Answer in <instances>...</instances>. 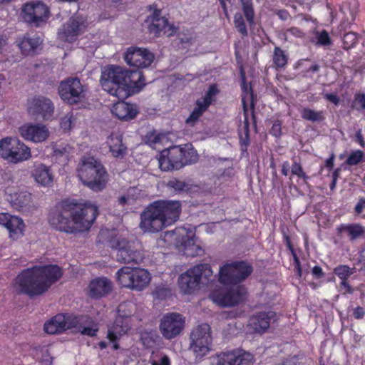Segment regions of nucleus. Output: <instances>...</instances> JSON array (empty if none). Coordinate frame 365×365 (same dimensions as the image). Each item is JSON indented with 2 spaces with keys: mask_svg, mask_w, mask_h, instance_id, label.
Returning a JSON list of instances; mask_svg holds the SVG:
<instances>
[{
  "mask_svg": "<svg viewBox=\"0 0 365 365\" xmlns=\"http://www.w3.org/2000/svg\"><path fill=\"white\" fill-rule=\"evenodd\" d=\"M219 93V90L217 89L215 85H211L208 91L206 92L205 96L202 99L197 100L201 102L206 107H209L213 101V98Z\"/></svg>",
  "mask_w": 365,
  "mask_h": 365,
  "instance_id": "nucleus-43",
  "label": "nucleus"
},
{
  "mask_svg": "<svg viewBox=\"0 0 365 365\" xmlns=\"http://www.w3.org/2000/svg\"><path fill=\"white\" fill-rule=\"evenodd\" d=\"M318 43L323 46H329L331 43V38L327 31H322L317 37Z\"/></svg>",
  "mask_w": 365,
  "mask_h": 365,
  "instance_id": "nucleus-50",
  "label": "nucleus"
},
{
  "mask_svg": "<svg viewBox=\"0 0 365 365\" xmlns=\"http://www.w3.org/2000/svg\"><path fill=\"white\" fill-rule=\"evenodd\" d=\"M252 272V267L246 261L227 263L220 268L219 282L224 285H240Z\"/></svg>",
  "mask_w": 365,
  "mask_h": 365,
  "instance_id": "nucleus-8",
  "label": "nucleus"
},
{
  "mask_svg": "<svg viewBox=\"0 0 365 365\" xmlns=\"http://www.w3.org/2000/svg\"><path fill=\"white\" fill-rule=\"evenodd\" d=\"M167 185L169 188L179 193H190L193 192L195 188H197L196 185L177 178H173L170 180L167 183Z\"/></svg>",
  "mask_w": 365,
  "mask_h": 365,
  "instance_id": "nucleus-35",
  "label": "nucleus"
},
{
  "mask_svg": "<svg viewBox=\"0 0 365 365\" xmlns=\"http://www.w3.org/2000/svg\"><path fill=\"white\" fill-rule=\"evenodd\" d=\"M364 153L363 151L357 150L352 152L346 160V163L349 165H356L359 164L364 158Z\"/></svg>",
  "mask_w": 365,
  "mask_h": 365,
  "instance_id": "nucleus-46",
  "label": "nucleus"
},
{
  "mask_svg": "<svg viewBox=\"0 0 365 365\" xmlns=\"http://www.w3.org/2000/svg\"><path fill=\"white\" fill-rule=\"evenodd\" d=\"M129 329L128 324L120 317H117L115 322L108 326L107 338L113 343V349H118L119 345L116 341Z\"/></svg>",
  "mask_w": 365,
  "mask_h": 365,
  "instance_id": "nucleus-25",
  "label": "nucleus"
},
{
  "mask_svg": "<svg viewBox=\"0 0 365 365\" xmlns=\"http://www.w3.org/2000/svg\"><path fill=\"white\" fill-rule=\"evenodd\" d=\"M116 278L122 287L138 291L145 288L150 281V276L147 270L130 267H123L118 269Z\"/></svg>",
  "mask_w": 365,
  "mask_h": 365,
  "instance_id": "nucleus-9",
  "label": "nucleus"
},
{
  "mask_svg": "<svg viewBox=\"0 0 365 365\" xmlns=\"http://www.w3.org/2000/svg\"><path fill=\"white\" fill-rule=\"evenodd\" d=\"M270 133L272 135L277 137L281 134V125L278 123H274L272 126Z\"/></svg>",
  "mask_w": 365,
  "mask_h": 365,
  "instance_id": "nucleus-57",
  "label": "nucleus"
},
{
  "mask_svg": "<svg viewBox=\"0 0 365 365\" xmlns=\"http://www.w3.org/2000/svg\"><path fill=\"white\" fill-rule=\"evenodd\" d=\"M151 365H170V361L168 356H163L160 361L153 360Z\"/></svg>",
  "mask_w": 365,
  "mask_h": 365,
  "instance_id": "nucleus-53",
  "label": "nucleus"
},
{
  "mask_svg": "<svg viewBox=\"0 0 365 365\" xmlns=\"http://www.w3.org/2000/svg\"><path fill=\"white\" fill-rule=\"evenodd\" d=\"M242 103H243V109L245 116V136H240V143L242 146H245L246 149L247 145L249 144V123L247 120V108L245 102V97L242 98Z\"/></svg>",
  "mask_w": 365,
  "mask_h": 365,
  "instance_id": "nucleus-44",
  "label": "nucleus"
},
{
  "mask_svg": "<svg viewBox=\"0 0 365 365\" xmlns=\"http://www.w3.org/2000/svg\"><path fill=\"white\" fill-rule=\"evenodd\" d=\"M185 318L176 312L168 313L160 323V331L164 338L172 339L178 336L184 329Z\"/></svg>",
  "mask_w": 365,
  "mask_h": 365,
  "instance_id": "nucleus-16",
  "label": "nucleus"
},
{
  "mask_svg": "<svg viewBox=\"0 0 365 365\" xmlns=\"http://www.w3.org/2000/svg\"><path fill=\"white\" fill-rule=\"evenodd\" d=\"M357 35L354 32H349L343 37V47L346 50L352 48L357 42Z\"/></svg>",
  "mask_w": 365,
  "mask_h": 365,
  "instance_id": "nucleus-45",
  "label": "nucleus"
},
{
  "mask_svg": "<svg viewBox=\"0 0 365 365\" xmlns=\"http://www.w3.org/2000/svg\"><path fill=\"white\" fill-rule=\"evenodd\" d=\"M182 148L173 146L161 152L158 159L159 167L163 171L179 170L183 167Z\"/></svg>",
  "mask_w": 365,
  "mask_h": 365,
  "instance_id": "nucleus-21",
  "label": "nucleus"
},
{
  "mask_svg": "<svg viewBox=\"0 0 365 365\" xmlns=\"http://www.w3.org/2000/svg\"><path fill=\"white\" fill-rule=\"evenodd\" d=\"M341 286L345 288V293H352L354 292L353 288L349 284L346 280L341 281Z\"/></svg>",
  "mask_w": 365,
  "mask_h": 365,
  "instance_id": "nucleus-61",
  "label": "nucleus"
},
{
  "mask_svg": "<svg viewBox=\"0 0 365 365\" xmlns=\"http://www.w3.org/2000/svg\"><path fill=\"white\" fill-rule=\"evenodd\" d=\"M253 356L242 350L222 353L218 356L216 365H252Z\"/></svg>",
  "mask_w": 365,
  "mask_h": 365,
  "instance_id": "nucleus-23",
  "label": "nucleus"
},
{
  "mask_svg": "<svg viewBox=\"0 0 365 365\" xmlns=\"http://www.w3.org/2000/svg\"><path fill=\"white\" fill-rule=\"evenodd\" d=\"M98 215V207L93 204L64 201L50 212L48 222L61 232H83L91 228Z\"/></svg>",
  "mask_w": 365,
  "mask_h": 365,
  "instance_id": "nucleus-1",
  "label": "nucleus"
},
{
  "mask_svg": "<svg viewBox=\"0 0 365 365\" xmlns=\"http://www.w3.org/2000/svg\"><path fill=\"white\" fill-rule=\"evenodd\" d=\"M338 232H346L351 241L363 237L365 233L364 228L359 224L341 225L338 227Z\"/></svg>",
  "mask_w": 365,
  "mask_h": 365,
  "instance_id": "nucleus-33",
  "label": "nucleus"
},
{
  "mask_svg": "<svg viewBox=\"0 0 365 365\" xmlns=\"http://www.w3.org/2000/svg\"><path fill=\"white\" fill-rule=\"evenodd\" d=\"M165 237L174 242L176 245H185L187 244L188 235L183 227H177L173 230L165 232Z\"/></svg>",
  "mask_w": 365,
  "mask_h": 365,
  "instance_id": "nucleus-34",
  "label": "nucleus"
},
{
  "mask_svg": "<svg viewBox=\"0 0 365 365\" xmlns=\"http://www.w3.org/2000/svg\"><path fill=\"white\" fill-rule=\"evenodd\" d=\"M190 349L196 359H201L210 351L212 337L209 324H202L195 327L190 334Z\"/></svg>",
  "mask_w": 365,
  "mask_h": 365,
  "instance_id": "nucleus-12",
  "label": "nucleus"
},
{
  "mask_svg": "<svg viewBox=\"0 0 365 365\" xmlns=\"http://www.w3.org/2000/svg\"><path fill=\"white\" fill-rule=\"evenodd\" d=\"M289 168H290L289 163L287 161L284 162L282 165V175L287 176L288 175Z\"/></svg>",
  "mask_w": 365,
  "mask_h": 365,
  "instance_id": "nucleus-64",
  "label": "nucleus"
},
{
  "mask_svg": "<svg viewBox=\"0 0 365 365\" xmlns=\"http://www.w3.org/2000/svg\"><path fill=\"white\" fill-rule=\"evenodd\" d=\"M170 294V291L166 289L163 288H158L155 290V294L158 298L163 299L165 298L168 294Z\"/></svg>",
  "mask_w": 365,
  "mask_h": 365,
  "instance_id": "nucleus-58",
  "label": "nucleus"
},
{
  "mask_svg": "<svg viewBox=\"0 0 365 365\" xmlns=\"http://www.w3.org/2000/svg\"><path fill=\"white\" fill-rule=\"evenodd\" d=\"M133 305L130 303L123 302L119 304L118 307V317H120L123 320L125 321L124 319H127L132 315V310L130 307Z\"/></svg>",
  "mask_w": 365,
  "mask_h": 365,
  "instance_id": "nucleus-47",
  "label": "nucleus"
},
{
  "mask_svg": "<svg viewBox=\"0 0 365 365\" xmlns=\"http://www.w3.org/2000/svg\"><path fill=\"white\" fill-rule=\"evenodd\" d=\"M123 137L120 135L112 133L108 137L107 144L110 151L115 158L123 157L127 151L126 146L123 143Z\"/></svg>",
  "mask_w": 365,
  "mask_h": 365,
  "instance_id": "nucleus-31",
  "label": "nucleus"
},
{
  "mask_svg": "<svg viewBox=\"0 0 365 365\" xmlns=\"http://www.w3.org/2000/svg\"><path fill=\"white\" fill-rule=\"evenodd\" d=\"M58 93L61 100L69 105H76L85 98L84 87L77 77H69L62 81Z\"/></svg>",
  "mask_w": 365,
  "mask_h": 365,
  "instance_id": "nucleus-13",
  "label": "nucleus"
},
{
  "mask_svg": "<svg viewBox=\"0 0 365 365\" xmlns=\"http://www.w3.org/2000/svg\"><path fill=\"white\" fill-rule=\"evenodd\" d=\"M291 172L292 175H297L298 178L303 179L304 183L307 182L309 177L304 172L302 167L299 163L294 162L291 167Z\"/></svg>",
  "mask_w": 365,
  "mask_h": 365,
  "instance_id": "nucleus-48",
  "label": "nucleus"
},
{
  "mask_svg": "<svg viewBox=\"0 0 365 365\" xmlns=\"http://www.w3.org/2000/svg\"><path fill=\"white\" fill-rule=\"evenodd\" d=\"M98 331V328L96 324L93 325L92 327H83L82 329L81 334L83 335H87L89 336H94L96 335V332Z\"/></svg>",
  "mask_w": 365,
  "mask_h": 365,
  "instance_id": "nucleus-52",
  "label": "nucleus"
},
{
  "mask_svg": "<svg viewBox=\"0 0 365 365\" xmlns=\"http://www.w3.org/2000/svg\"><path fill=\"white\" fill-rule=\"evenodd\" d=\"M301 115L303 119L312 123L322 122L325 119L324 111H317L309 108H303Z\"/></svg>",
  "mask_w": 365,
  "mask_h": 365,
  "instance_id": "nucleus-37",
  "label": "nucleus"
},
{
  "mask_svg": "<svg viewBox=\"0 0 365 365\" xmlns=\"http://www.w3.org/2000/svg\"><path fill=\"white\" fill-rule=\"evenodd\" d=\"M273 62L277 68H283L287 63V56L279 47H275L274 48Z\"/></svg>",
  "mask_w": 365,
  "mask_h": 365,
  "instance_id": "nucleus-40",
  "label": "nucleus"
},
{
  "mask_svg": "<svg viewBox=\"0 0 365 365\" xmlns=\"http://www.w3.org/2000/svg\"><path fill=\"white\" fill-rule=\"evenodd\" d=\"M100 81L104 91L119 99L128 98L131 90L139 91L145 84L140 71H130L116 65L106 66L102 70Z\"/></svg>",
  "mask_w": 365,
  "mask_h": 365,
  "instance_id": "nucleus-2",
  "label": "nucleus"
},
{
  "mask_svg": "<svg viewBox=\"0 0 365 365\" xmlns=\"http://www.w3.org/2000/svg\"><path fill=\"white\" fill-rule=\"evenodd\" d=\"M356 140L359 143L361 147H364L365 145V142L364 140V137L361 134V130H359L357 131L356 134Z\"/></svg>",
  "mask_w": 365,
  "mask_h": 365,
  "instance_id": "nucleus-63",
  "label": "nucleus"
},
{
  "mask_svg": "<svg viewBox=\"0 0 365 365\" xmlns=\"http://www.w3.org/2000/svg\"><path fill=\"white\" fill-rule=\"evenodd\" d=\"M324 98L336 106H337L340 101L339 97L334 93H326L324 95Z\"/></svg>",
  "mask_w": 365,
  "mask_h": 365,
  "instance_id": "nucleus-55",
  "label": "nucleus"
},
{
  "mask_svg": "<svg viewBox=\"0 0 365 365\" xmlns=\"http://www.w3.org/2000/svg\"><path fill=\"white\" fill-rule=\"evenodd\" d=\"M234 24L237 31L240 32L243 36L248 34L247 26L244 21L242 14L240 12H237L234 15Z\"/></svg>",
  "mask_w": 365,
  "mask_h": 365,
  "instance_id": "nucleus-42",
  "label": "nucleus"
},
{
  "mask_svg": "<svg viewBox=\"0 0 365 365\" xmlns=\"http://www.w3.org/2000/svg\"><path fill=\"white\" fill-rule=\"evenodd\" d=\"M355 103L360 105V108L365 110V93L358 94L355 96Z\"/></svg>",
  "mask_w": 365,
  "mask_h": 365,
  "instance_id": "nucleus-54",
  "label": "nucleus"
},
{
  "mask_svg": "<svg viewBox=\"0 0 365 365\" xmlns=\"http://www.w3.org/2000/svg\"><path fill=\"white\" fill-rule=\"evenodd\" d=\"M81 319L68 314H58L44 324V330L47 334H56L66 329L76 327Z\"/></svg>",
  "mask_w": 365,
  "mask_h": 365,
  "instance_id": "nucleus-18",
  "label": "nucleus"
},
{
  "mask_svg": "<svg viewBox=\"0 0 365 365\" xmlns=\"http://www.w3.org/2000/svg\"><path fill=\"white\" fill-rule=\"evenodd\" d=\"M158 336L156 333H141V339L147 346H152Z\"/></svg>",
  "mask_w": 365,
  "mask_h": 365,
  "instance_id": "nucleus-49",
  "label": "nucleus"
},
{
  "mask_svg": "<svg viewBox=\"0 0 365 365\" xmlns=\"http://www.w3.org/2000/svg\"><path fill=\"white\" fill-rule=\"evenodd\" d=\"M0 225L6 227L9 236L13 240H17L24 235V223L21 218L9 213H0Z\"/></svg>",
  "mask_w": 365,
  "mask_h": 365,
  "instance_id": "nucleus-24",
  "label": "nucleus"
},
{
  "mask_svg": "<svg viewBox=\"0 0 365 365\" xmlns=\"http://www.w3.org/2000/svg\"><path fill=\"white\" fill-rule=\"evenodd\" d=\"M277 14L283 21L287 20L289 16V13L286 10H279Z\"/></svg>",
  "mask_w": 365,
  "mask_h": 365,
  "instance_id": "nucleus-62",
  "label": "nucleus"
},
{
  "mask_svg": "<svg viewBox=\"0 0 365 365\" xmlns=\"http://www.w3.org/2000/svg\"><path fill=\"white\" fill-rule=\"evenodd\" d=\"M72 116L70 114H66L65 116H63L60 123L61 128H62L63 130L67 131L69 130L71 128L72 124Z\"/></svg>",
  "mask_w": 365,
  "mask_h": 365,
  "instance_id": "nucleus-51",
  "label": "nucleus"
},
{
  "mask_svg": "<svg viewBox=\"0 0 365 365\" xmlns=\"http://www.w3.org/2000/svg\"><path fill=\"white\" fill-rule=\"evenodd\" d=\"M40 37L34 36L30 37L24 36L19 43L18 46L24 55H34L37 48L41 45Z\"/></svg>",
  "mask_w": 365,
  "mask_h": 365,
  "instance_id": "nucleus-32",
  "label": "nucleus"
},
{
  "mask_svg": "<svg viewBox=\"0 0 365 365\" xmlns=\"http://www.w3.org/2000/svg\"><path fill=\"white\" fill-rule=\"evenodd\" d=\"M19 133L26 140L35 143L46 141L50 135L48 128L40 123L24 124L19 128Z\"/></svg>",
  "mask_w": 365,
  "mask_h": 365,
  "instance_id": "nucleus-22",
  "label": "nucleus"
},
{
  "mask_svg": "<svg viewBox=\"0 0 365 365\" xmlns=\"http://www.w3.org/2000/svg\"><path fill=\"white\" fill-rule=\"evenodd\" d=\"M180 212V201H155L140 214V227L144 232H158L175 222L179 219Z\"/></svg>",
  "mask_w": 365,
  "mask_h": 365,
  "instance_id": "nucleus-4",
  "label": "nucleus"
},
{
  "mask_svg": "<svg viewBox=\"0 0 365 365\" xmlns=\"http://www.w3.org/2000/svg\"><path fill=\"white\" fill-rule=\"evenodd\" d=\"M31 150L17 138L6 137L0 140V156L16 163L31 158Z\"/></svg>",
  "mask_w": 365,
  "mask_h": 365,
  "instance_id": "nucleus-10",
  "label": "nucleus"
},
{
  "mask_svg": "<svg viewBox=\"0 0 365 365\" xmlns=\"http://www.w3.org/2000/svg\"><path fill=\"white\" fill-rule=\"evenodd\" d=\"M274 317V312H260L250 319V325L255 332L262 334L269 327L270 321Z\"/></svg>",
  "mask_w": 365,
  "mask_h": 365,
  "instance_id": "nucleus-29",
  "label": "nucleus"
},
{
  "mask_svg": "<svg viewBox=\"0 0 365 365\" xmlns=\"http://www.w3.org/2000/svg\"><path fill=\"white\" fill-rule=\"evenodd\" d=\"M148 20L150 21L149 33L155 37L160 36L162 34L167 36H172L177 32L178 28L173 24H170L168 19L162 16L160 9H155L153 13L148 17Z\"/></svg>",
  "mask_w": 365,
  "mask_h": 365,
  "instance_id": "nucleus-17",
  "label": "nucleus"
},
{
  "mask_svg": "<svg viewBox=\"0 0 365 365\" xmlns=\"http://www.w3.org/2000/svg\"><path fill=\"white\" fill-rule=\"evenodd\" d=\"M247 289L243 285H232L230 288L215 289L209 298L222 307H235L242 302L247 296Z\"/></svg>",
  "mask_w": 365,
  "mask_h": 365,
  "instance_id": "nucleus-11",
  "label": "nucleus"
},
{
  "mask_svg": "<svg viewBox=\"0 0 365 365\" xmlns=\"http://www.w3.org/2000/svg\"><path fill=\"white\" fill-rule=\"evenodd\" d=\"M108 246L117 250L116 259L119 262L138 264L144 259L141 246L137 241H129L125 238L118 237L110 240Z\"/></svg>",
  "mask_w": 365,
  "mask_h": 365,
  "instance_id": "nucleus-7",
  "label": "nucleus"
},
{
  "mask_svg": "<svg viewBox=\"0 0 365 365\" xmlns=\"http://www.w3.org/2000/svg\"><path fill=\"white\" fill-rule=\"evenodd\" d=\"M11 206L17 210H26L31 203V195L29 192L22 191L10 195L9 199Z\"/></svg>",
  "mask_w": 365,
  "mask_h": 365,
  "instance_id": "nucleus-30",
  "label": "nucleus"
},
{
  "mask_svg": "<svg viewBox=\"0 0 365 365\" xmlns=\"http://www.w3.org/2000/svg\"><path fill=\"white\" fill-rule=\"evenodd\" d=\"M207 108H208L201 103V102L197 101L195 108L185 120L186 123L190 126H193Z\"/></svg>",
  "mask_w": 365,
  "mask_h": 365,
  "instance_id": "nucleus-38",
  "label": "nucleus"
},
{
  "mask_svg": "<svg viewBox=\"0 0 365 365\" xmlns=\"http://www.w3.org/2000/svg\"><path fill=\"white\" fill-rule=\"evenodd\" d=\"M312 274L317 277V278H321L324 276V272L322 271V269L319 266H315L312 269Z\"/></svg>",
  "mask_w": 365,
  "mask_h": 365,
  "instance_id": "nucleus-59",
  "label": "nucleus"
},
{
  "mask_svg": "<svg viewBox=\"0 0 365 365\" xmlns=\"http://www.w3.org/2000/svg\"><path fill=\"white\" fill-rule=\"evenodd\" d=\"M49 10L46 4L40 2H29L22 9V18L26 22L38 26L48 17Z\"/></svg>",
  "mask_w": 365,
  "mask_h": 365,
  "instance_id": "nucleus-19",
  "label": "nucleus"
},
{
  "mask_svg": "<svg viewBox=\"0 0 365 365\" xmlns=\"http://www.w3.org/2000/svg\"><path fill=\"white\" fill-rule=\"evenodd\" d=\"M89 295L94 299H99L110 293L112 283L107 278H96L89 284Z\"/></svg>",
  "mask_w": 365,
  "mask_h": 365,
  "instance_id": "nucleus-26",
  "label": "nucleus"
},
{
  "mask_svg": "<svg viewBox=\"0 0 365 365\" xmlns=\"http://www.w3.org/2000/svg\"><path fill=\"white\" fill-rule=\"evenodd\" d=\"M87 27L85 18L78 14L73 15L58 31V37L62 41L73 42Z\"/></svg>",
  "mask_w": 365,
  "mask_h": 365,
  "instance_id": "nucleus-15",
  "label": "nucleus"
},
{
  "mask_svg": "<svg viewBox=\"0 0 365 365\" xmlns=\"http://www.w3.org/2000/svg\"><path fill=\"white\" fill-rule=\"evenodd\" d=\"M242 5V10L247 21L252 25L255 21V10L252 0H240Z\"/></svg>",
  "mask_w": 365,
  "mask_h": 365,
  "instance_id": "nucleus-39",
  "label": "nucleus"
},
{
  "mask_svg": "<svg viewBox=\"0 0 365 365\" xmlns=\"http://www.w3.org/2000/svg\"><path fill=\"white\" fill-rule=\"evenodd\" d=\"M214 280L210 265L200 264L181 274L178 278V285L182 292L192 294L201 287L208 286Z\"/></svg>",
  "mask_w": 365,
  "mask_h": 365,
  "instance_id": "nucleus-6",
  "label": "nucleus"
},
{
  "mask_svg": "<svg viewBox=\"0 0 365 365\" xmlns=\"http://www.w3.org/2000/svg\"><path fill=\"white\" fill-rule=\"evenodd\" d=\"M364 314H365V312H364V309L361 307H357L356 308H355L354 310V312H353V315H354V318L357 319H362L364 317Z\"/></svg>",
  "mask_w": 365,
  "mask_h": 365,
  "instance_id": "nucleus-56",
  "label": "nucleus"
},
{
  "mask_svg": "<svg viewBox=\"0 0 365 365\" xmlns=\"http://www.w3.org/2000/svg\"><path fill=\"white\" fill-rule=\"evenodd\" d=\"M55 107L51 100L43 96L33 98L28 103L27 111L36 120H51Z\"/></svg>",
  "mask_w": 365,
  "mask_h": 365,
  "instance_id": "nucleus-14",
  "label": "nucleus"
},
{
  "mask_svg": "<svg viewBox=\"0 0 365 365\" xmlns=\"http://www.w3.org/2000/svg\"><path fill=\"white\" fill-rule=\"evenodd\" d=\"M111 111L118 118L125 120L133 119L138 113L135 105L123 101L115 103Z\"/></svg>",
  "mask_w": 365,
  "mask_h": 365,
  "instance_id": "nucleus-27",
  "label": "nucleus"
},
{
  "mask_svg": "<svg viewBox=\"0 0 365 365\" xmlns=\"http://www.w3.org/2000/svg\"><path fill=\"white\" fill-rule=\"evenodd\" d=\"M77 173L81 182L94 192H100L106 187L108 173L103 165L93 157H83Z\"/></svg>",
  "mask_w": 365,
  "mask_h": 365,
  "instance_id": "nucleus-5",
  "label": "nucleus"
},
{
  "mask_svg": "<svg viewBox=\"0 0 365 365\" xmlns=\"http://www.w3.org/2000/svg\"><path fill=\"white\" fill-rule=\"evenodd\" d=\"M127 64L136 68H147L153 62L154 55L147 48L131 47L124 55Z\"/></svg>",
  "mask_w": 365,
  "mask_h": 365,
  "instance_id": "nucleus-20",
  "label": "nucleus"
},
{
  "mask_svg": "<svg viewBox=\"0 0 365 365\" xmlns=\"http://www.w3.org/2000/svg\"><path fill=\"white\" fill-rule=\"evenodd\" d=\"M32 176L35 181L43 187H51L53 180V175L51 168L43 164L35 166L32 170Z\"/></svg>",
  "mask_w": 365,
  "mask_h": 365,
  "instance_id": "nucleus-28",
  "label": "nucleus"
},
{
  "mask_svg": "<svg viewBox=\"0 0 365 365\" xmlns=\"http://www.w3.org/2000/svg\"><path fill=\"white\" fill-rule=\"evenodd\" d=\"M182 148V161L183 167L187 165L195 163L198 160L197 151L189 145H185Z\"/></svg>",
  "mask_w": 365,
  "mask_h": 365,
  "instance_id": "nucleus-36",
  "label": "nucleus"
},
{
  "mask_svg": "<svg viewBox=\"0 0 365 365\" xmlns=\"http://www.w3.org/2000/svg\"><path fill=\"white\" fill-rule=\"evenodd\" d=\"M277 365H299V364L294 358H292L284 359Z\"/></svg>",
  "mask_w": 365,
  "mask_h": 365,
  "instance_id": "nucleus-60",
  "label": "nucleus"
},
{
  "mask_svg": "<svg viewBox=\"0 0 365 365\" xmlns=\"http://www.w3.org/2000/svg\"><path fill=\"white\" fill-rule=\"evenodd\" d=\"M62 270L56 264L35 266L23 270L15 279L19 292L30 297L46 292L62 276Z\"/></svg>",
  "mask_w": 365,
  "mask_h": 365,
  "instance_id": "nucleus-3",
  "label": "nucleus"
},
{
  "mask_svg": "<svg viewBox=\"0 0 365 365\" xmlns=\"http://www.w3.org/2000/svg\"><path fill=\"white\" fill-rule=\"evenodd\" d=\"M355 272V267L350 268L347 265H339L334 269V273L337 275L341 281L347 280Z\"/></svg>",
  "mask_w": 365,
  "mask_h": 365,
  "instance_id": "nucleus-41",
  "label": "nucleus"
}]
</instances>
